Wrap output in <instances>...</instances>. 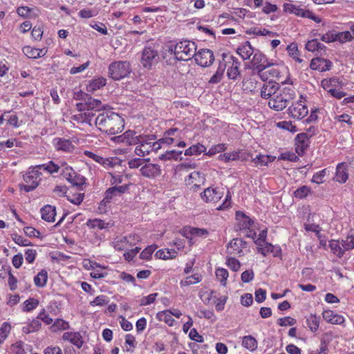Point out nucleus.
<instances>
[{
	"label": "nucleus",
	"mask_w": 354,
	"mask_h": 354,
	"mask_svg": "<svg viewBox=\"0 0 354 354\" xmlns=\"http://www.w3.org/2000/svg\"><path fill=\"white\" fill-rule=\"evenodd\" d=\"M39 300L33 297L28 298L23 303L22 311L30 313L37 308L39 306Z\"/></svg>",
	"instance_id": "obj_45"
},
{
	"label": "nucleus",
	"mask_w": 354,
	"mask_h": 354,
	"mask_svg": "<svg viewBox=\"0 0 354 354\" xmlns=\"http://www.w3.org/2000/svg\"><path fill=\"white\" fill-rule=\"evenodd\" d=\"M157 249V245H151L147 246V248L143 250L140 254V258L142 260H149L151 259L152 254L155 252V250Z\"/></svg>",
	"instance_id": "obj_56"
},
{
	"label": "nucleus",
	"mask_w": 354,
	"mask_h": 354,
	"mask_svg": "<svg viewBox=\"0 0 354 354\" xmlns=\"http://www.w3.org/2000/svg\"><path fill=\"white\" fill-rule=\"evenodd\" d=\"M131 73V65L127 61H118L109 66V77L114 80H120Z\"/></svg>",
	"instance_id": "obj_7"
},
{
	"label": "nucleus",
	"mask_w": 354,
	"mask_h": 354,
	"mask_svg": "<svg viewBox=\"0 0 354 354\" xmlns=\"http://www.w3.org/2000/svg\"><path fill=\"white\" fill-rule=\"evenodd\" d=\"M279 88L277 85L272 82H268L263 84L261 89V96L265 99H270L277 91Z\"/></svg>",
	"instance_id": "obj_33"
},
{
	"label": "nucleus",
	"mask_w": 354,
	"mask_h": 354,
	"mask_svg": "<svg viewBox=\"0 0 354 354\" xmlns=\"http://www.w3.org/2000/svg\"><path fill=\"white\" fill-rule=\"evenodd\" d=\"M332 62L330 60L315 57L311 60L310 67L312 70H317L322 72L329 71L332 67Z\"/></svg>",
	"instance_id": "obj_23"
},
{
	"label": "nucleus",
	"mask_w": 354,
	"mask_h": 354,
	"mask_svg": "<svg viewBox=\"0 0 354 354\" xmlns=\"http://www.w3.org/2000/svg\"><path fill=\"white\" fill-rule=\"evenodd\" d=\"M242 346L250 351H254L257 348V342L252 336L247 335L243 337Z\"/></svg>",
	"instance_id": "obj_49"
},
{
	"label": "nucleus",
	"mask_w": 354,
	"mask_h": 354,
	"mask_svg": "<svg viewBox=\"0 0 354 354\" xmlns=\"http://www.w3.org/2000/svg\"><path fill=\"white\" fill-rule=\"evenodd\" d=\"M86 225L91 229L104 230L113 226V223L111 221L105 222L100 218L88 219Z\"/></svg>",
	"instance_id": "obj_29"
},
{
	"label": "nucleus",
	"mask_w": 354,
	"mask_h": 354,
	"mask_svg": "<svg viewBox=\"0 0 354 354\" xmlns=\"http://www.w3.org/2000/svg\"><path fill=\"white\" fill-rule=\"evenodd\" d=\"M41 326V322L37 319H32L29 321L26 325L22 327V332L26 334L35 333L40 329Z\"/></svg>",
	"instance_id": "obj_40"
},
{
	"label": "nucleus",
	"mask_w": 354,
	"mask_h": 354,
	"mask_svg": "<svg viewBox=\"0 0 354 354\" xmlns=\"http://www.w3.org/2000/svg\"><path fill=\"white\" fill-rule=\"evenodd\" d=\"M340 84L341 83L337 77L324 79L321 82L322 87L328 93H330L333 88L339 87Z\"/></svg>",
	"instance_id": "obj_36"
},
{
	"label": "nucleus",
	"mask_w": 354,
	"mask_h": 354,
	"mask_svg": "<svg viewBox=\"0 0 354 354\" xmlns=\"http://www.w3.org/2000/svg\"><path fill=\"white\" fill-rule=\"evenodd\" d=\"M116 196H118V195L115 192V189L113 188V187L109 188L105 192L104 198L100 202V206L102 205H105L107 203H109L113 197H115Z\"/></svg>",
	"instance_id": "obj_59"
},
{
	"label": "nucleus",
	"mask_w": 354,
	"mask_h": 354,
	"mask_svg": "<svg viewBox=\"0 0 354 354\" xmlns=\"http://www.w3.org/2000/svg\"><path fill=\"white\" fill-rule=\"evenodd\" d=\"M70 328L69 322L63 319H56L50 326V330L53 333H57Z\"/></svg>",
	"instance_id": "obj_39"
},
{
	"label": "nucleus",
	"mask_w": 354,
	"mask_h": 354,
	"mask_svg": "<svg viewBox=\"0 0 354 354\" xmlns=\"http://www.w3.org/2000/svg\"><path fill=\"white\" fill-rule=\"evenodd\" d=\"M227 149V145L225 143H219L210 147L205 153L209 156H212L216 153L225 151Z\"/></svg>",
	"instance_id": "obj_55"
},
{
	"label": "nucleus",
	"mask_w": 354,
	"mask_h": 354,
	"mask_svg": "<svg viewBox=\"0 0 354 354\" xmlns=\"http://www.w3.org/2000/svg\"><path fill=\"white\" fill-rule=\"evenodd\" d=\"M324 47V45L316 39L308 41L306 44V49L310 52L322 50Z\"/></svg>",
	"instance_id": "obj_57"
},
{
	"label": "nucleus",
	"mask_w": 354,
	"mask_h": 354,
	"mask_svg": "<svg viewBox=\"0 0 354 354\" xmlns=\"http://www.w3.org/2000/svg\"><path fill=\"white\" fill-rule=\"evenodd\" d=\"M64 163H66V162H59V163H56L53 160L48 161L46 163L38 165L37 167L39 169H43L46 171L50 174H54L58 173L59 171H62V168L64 167Z\"/></svg>",
	"instance_id": "obj_26"
},
{
	"label": "nucleus",
	"mask_w": 354,
	"mask_h": 354,
	"mask_svg": "<svg viewBox=\"0 0 354 354\" xmlns=\"http://www.w3.org/2000/svg\"><path fill=\"white\" fill-rule=\"evenodd\" d=\"M216 279L221 282V285L225 286L227 284V279L228 278V271L223 268H219L215 272Z\"/></svg>",
	"instance_id": "obj_53"
},
{
	"label": "nucleus",
	"mask_w": 354,
	"mask_h": 354,
	"mask_svg": "<svg viewBox=\"0 0 354 354\" xmlns=\"http://www.w3.org/2000/svg\"><path fill=\"white\" fill-rule=\"evenodd\" d=\"M41 173L39 171L37 165L30 167L23 174L24 184L20 185V189L26 192L35 189L41 181Z\"/></svg>",
	"instance_id": "obj_4"
},
{
	"label": "nucleus",
	"mask_w": 354,
	"mask_h": 354,
	"mask_svg": "<svg viewBox=\"0 0 354 354\" xmlns=\"http://www.w3.org/2000/svg\"><path fill=\"white\" fill-rule=\"evenodd\" d=\"M322 317L326 322L331 324L342 325L345 322L344 316L329 309L323 311Z\"/></svg>",
	"instance_id": "obj_21"
},
{
	"label": "nucleus",
	"mask_w": 354,
	"mask_h": 354,
	"mask_svg": "<svg viewBox=\"0 0 354 354\" xmlns=\"http://www.w3.org/2000/svg\"><path fill=\"white\" fill-rule=\"evenodd\" d=\"M225 68L226 66H224L222 62H220L216 73L212 75V77L209 80V83L217 84L220 82L223 77Z\"/></svg>",
	"instance_id": "obj_44"
},
{
	"label": "nucleus",
	"mask_w": 354,
	"mask_h": 354,
	"mask_svg": "<svg viewBox=\"0 0 354 354\" xmlns=\"http://www.w3.org/2000/svg\"><path fill=\"white\" fill-rule=\"evenodd\" d=\"M62 340L68 342L78 348L84 344L82 336L79 332H65L62 337Z\"/></svg>",
	"instance_id": "obj_22"
},
{
	"label": "nucleus",
	"mask_w": 354,
	"mask_h": 354,
	"mask_svg": "<svg viewBox=\"0 0 354 354\" xmlns=\"http://www.w3.org/2000/svg\"><path fill=\"white\" fill-rule=\"evenodd\" d=\"M295 95V90L291 86L279 88L277 92L268 101V106L273 110L281 111L285 109L288 102Z\"/></svg>",
	"instance_id": "obj_2"
},
{
	"label": "nucleus",
	"mask_w": 354,
	"mask_h": 354,
	"mask_svg": "<svg viewBox=\"0 0 354 354\" xmlns=\"http://www.w3.org/2000/svg\"><path fill=\"white\" fill-rule=\"evenodd\" d=\"M156 318L161 322H164L169 326H172L174 325L176 322L175 319L171 315L170 310H163L159 312L156 315Z\"/></svg>",
	"instance_id": "obj_43"
},
{
	"label": "nucleus",
	"mask_w": 354,
	"mask_h": 354,
	"mask_svg": "<svg viewBox=\"0 0 354 354\" xmlns=\"http://www.w3.org/2000/svg\"><path fill=\"white\" fill-rule=\"evenodd\" d=\"M236 219L237 221V225L239 230L246 231L245 236L254 239L256 237V232L253 229L254 221L240 211L236 212Z\"/></svg>",
	"instance_id": "obj_9"
},
{
	"label": "nucleus",
	"mask_w": 354,
	"mask_h": 354,
	"mask_svg": "<svg viewBox=\"0 0 354 354\" xmlns=\"http://www.w3.org/2000/svg\"><path fill=\"white\" fill-rule=\"evenodd\" d=\"M277 126L282 129L289 131L290 132L294 133L297 131V127L292 124L291 121H281L277 124Z\"/></svg>",
	"instance_id": "obj_61"
},
{
	"label": "nucleus",
	"mask_w": 354,
	"mask_h": 354,
	"mask_svg": "<svg viewBox=\"0 0 354 354\" xmlns=\"http://www.w3.org/2000/svg\"><path fill=\"white\" fill-rule=\"evenodd\" d=\"M94 114L90 111L80 112L72 116V120L81 124H88L91 126Z\"/></svg>",
	"instance_id": "obj_31"
},
{
	"label": "nucleus",
	"mask_w": 354,
	"mask_h": 354,
	"mask_svg": "<svg viewBox=\"0 0 354 354\" xmlns=\"http://www.w3.org/2000/svg\"><path fill=\"white\" fill-rule=\"evenodd\" d=\"M202 277L198 274H194L191 276H188L185 277L184 279L181 280L180 282V285L181 287H185L190 285L196 284L201 281Z\"/></svg>",
	"instance_id": "obj_48"
},
{
	"label": "nucleus",
	"mask_w": 354,
	"mask_h": 354,
	"mask_svg": "<svg viewBox=\"0 0 354 354\" xmlns=\"http://www.w3.org/2000/svg\"><path fill=\"white\" fill-rule=\"evenodd\" d=\"M128 241L125 236H120L115 237L111 243V245L115 250L118 251H123L128 250L129 248V245L127 243Z\"/></svg>",
	"instance_id": "obj_37"
},
{
	"label": "nucleus",
	"mask_w": 354,
	"mask_h": 354,
	"mask_svg": "<svg viewBox=\"0 0 354 354\" xmlns=\"http://www.w3.org/2000/svg\"><path fill=\"white\" fill-rule=\"evenodd\" d=\"M275 157L269 156V155H263L259 154L257 155L255 158L252 159V162L257 166H268L270 162H272L274 160Z\"/></svg>",
	"instance_id": "obj_42"
},
{
	"label": "nucleus",
	"mask_w": 354,
	"mask_h": 354,
	"mask_svg": "<svg viewBox=\"0 0 354 354\" xmlns=\"http://www.w3.org/2000/svg\"><path fill=\"white\" fill-rule=\"evenodd\" d=\"M106 84V79L98 76L89 80L86 84V91L89 93H94L105 86Z\"/></svg>",
	"instance_id": "obj_25"
},
{
	"label": "nucleus",
	"mask_w": 354,
	"mask_h": 354,
	"mask_svg": "<svg viewBox=\"0 0 354 354\" xmlns=\"http://www.w3.org/2000/svg\"><path fill=\"white\" fill-rule=\"evenodd\" d=\"M11 325L8 322H3L0 327V345L2 344L8 337L11 330Z\"/></svg>",
	"instance_id": "obj_54"
},
{
	"label": "nucleus",
	"mask_w": 354,
	"mask_h": 354,
	"mask_svg": "<svg viewBox=\"0 0 354 354\" xmlns=\"http://www.w3.org/2000/svg\"><path fill=\"white\" fill-rule=\"evenodd\" d=\"M22 50L26 56L31 59L42 57L47 53L46 48H36L31 46H25Z\"/></svg>",
	"instance_id": "obj_30"
},
{
	"label": "nucleus",
	"mask_w": 354,
	"mask_h": 354,
	"mask_svg": "<svg viewBox=\"0 0 354 354\" xmlns=\"http://www.w3.org/2000/svg\"><path fill=\"white\" fill-rule=\"evenodd\" d=\"M248 251L247 242L241 238L233 239L227 246V253L233 256L241 257Z\"/></svg>",
	"instance_id": "obj_14"
},
{
	"label": "nucleus",
	"mask_w": 354,
	"mask_h": 354,
	"mask_svg": "<svg viewBox=\"0 0 354 354\" xmlns=\"http://www.w3.org/2000/svg\"><path fill=\"white\" fill-rule=\"evenodd\" d=\"M105 268L100 266V268H94L90 273V276L93 279H102L107 276V272L104 271Z\"/></svg>",
	"instance_id": "obj_60"
},
{
	"label": "nucleus",
	"mask_w": 354,
	"mask_h": 354,
	"mask_svg": "<svg viewBox=\"0 0 354 354\" xmlns=\"http://www.w3.org/2000/svg\"><path fill=\"white\" fill-rule=\"evenodd\" d=\"M348 178V174L344 162L339 163L336 167L335 180L338 183H344Z\"/></svg>",
	"instance_id": "obj_35"
},
{
	"label": "nucleus",
	"mask_w": 354,
	"mask_h": 354,
	"mask_svg": "<svg viewBox=\"0 0 354 354\" xmlns=\"http://www.w3.org/2000/svg\"><path fill=\"white\" fill-rule=\"evenodd\" d=\"M311 192L310 187L303 185L294 192V196L297 198L302 199L306 197Z\"/></svg>",
	"instance_id": "obj_58"
},
{
	"label": "nucleus",
	"mask_w": 354,
	"mask_h": 354,
	"mask_svg": "<svg viewBox=\"0 0 354 354\" xmlns=\"http://www.w3.org/2000/svg\"><path fill=\"white\" fill-rule=\"evenodd\" d=\"M169 51L173 53L175 58L180 61L190 60L196 54V45L194 41L183 40L171 46Z\"/></svg>",
	"instance_id": "obj_3"
},
{
	"label": "nucleus",
	"mask_w": 354,
	"mask_h": 354,
	"mask_svg": "<svg viewBox=\"0 0 354 354\" xmlns=\"http://www.w3.org/2000/svg\"><path fill=\"white\" fill-rule=\"evenodd\" d=\"M95 123L99 130L111 135L121 132L124 127L122 118L113 111L99 114L95 120Z\"/></svg>",
	"instance_id": "obj_1"
},
{
	"label": "nucleus",
	"mask_w": 354,
	"mask_h": 354,
	"mask_svg": "<svg viewBox=\"0 0 354 354\" xmlns=\"http://www.w3.org/2000/svg\"><path fill=\"white\" fill-rule=\"evenodd\" d=\"M209 234V231L205 228L189 227L185 230V236L190 245L194 244L197 239H205Z\"/></svg>",
	"instance_id": "obj_18"
},
{
	"label": "nucleus",
	"mask_w": 354,
	"mask_h": 354,
	"mask_svg": "<svg viewBox=\"0 0 354 354\" xmlns=\"http://www.w3.org/2000/svg\"><path fill=\"white\" fill-rule=\"evenodd\" d=\"M48 280L47 271L42 270L35 277L34 283L37 287L43 288L46 285Z\"/></svg>",
	"instance_id": "obj_46"
},
{
	"label": "nucleus",
	"mask_w": 354,
	"mask_h": 354,
	"mask_svg": "<svg viewBox=\"0 0 354 354\" xmlns=\"http://www.w3.org/2000/svg\"><path fill=\"white\" fill-rule=\"evenodd\" d=\"M140 171L144 177L154 179L160 176L162 169L158 164L151 163L149 160H146L140 167Z\"/></svg>",
	"instance_id": "obj_16"
},
{
	"label": "nucleus",
	"mask_w": 354,
	"mask_h": 354,
	"mask_svg": "<svg viewBox=\"0 0 354 354\" xmlns=\"http://www.w3.org/2000/svg\"><path fill=\"white\" fill-rule=\"evenodd\" d=\"M283 11L287 13L294 14L298 17L308 18L313 20L316 23H320L321 19L315 15L312 11L304 10L290 3H285L283 5Z\"/></svg>",
	"instance_id": "obj_10"
},
{
	"label": "nucleus",
	"mask_w": 354,
	"mask_h": 354,
	"mask_svg": "<svg viewBox=\"0 0 354 354\" xmlns=\"http://www.w3.org/2000/svg\"><path fill=\"white\" fill-rule=\"evenodd\" d=\"M41 214L43 220L49 223L54 222L56 215L55 207L54 206L47 205L41 209Z\"/></svg>",
	"instance_id": "obj_32"
},
{
	"label": "nucleus",
	"mask_w": 354,
	"mask_h": 354,
	"mask_svg": "<svg viewBox=\"0 0 354 354\" xmlns=\"http://www.w3.org/2000/svg\"><path fill=\"white\" fill-rule=\"evenodd\" d=\"M194 57L196 62L203 67L210 66L214 60L213 52L207 48H203L197 53L196 52Z\"/></svg>",
	"instance_id": "obj_17"
},
{
	"label": "nucleus",
	"mask_w": 354,
	"mask_h": 354,
	"mask_svg": "<svg viewBox=\"0 0 354 354\" xmlns=\"http://www.w3.org/2000/svg\"><path fill=\"white\" fill-rule=\"evenodd\" d=\"M255 50L249 41H245L237 48L236 52L243 59L247 60L250 58Z\"/></svg>",
	"instance_id": "obj_28"
},
{
	"label": "nucleus",
	"mask_w": 354,
	"mask_h": 354,
	"mask_svg": "<svg viewBox=\"0 0 354 354\" xmlns=\"http://www.w3.org/2000/svg\"><path fill=\"white\" fill-rule=\"evenodd\" d=\"M52 143L57 151L71 153L75 149L72 142L63 138H55Z\"/></svg>",
	"instance_id": "obj_20"
},
{
	"label": "nucleus",
	"mask_w": 354,
	"mask_h": 354,
	"mask_svg": "<svg viewBox=\"0 0 354 354\" xmlns=\"http://www.w3.org/2000/svg\"><path fill=\"white\" fill-rule=\"evenodd\" d=\"M224 63L223 64L226 66L227 76L230 80H236L240 75V62L239 59L232 55L225 56L223 58Z\"/></svg>",
	"instance_id": "obj_13"
},
{
	"label": "nucleus",
	"mask_w": 354,
	"mask_h": 354,
	"mask_svg": "<svg viewBox=\"0 0 354 354\" xmlns=\"http://www.w3.org/2000/svg\"><path fill=\"white\" fill-rule=\"evenodd\" d=\"M327 169H324L317 173H315L312 179L311 182L316 184H322L324 182V177L326 175Z\"/></svg>",
	"instance_id": "obj_63"
},
{
	"label": "nucleus",
	"mask_w": 354,
	"mask_h": 354,
	"mask_svg": "<svg viewBox=\"0 0 354 354\" xmlns=\"http://www.w3.org/2000/svg\"><path fill=\"white\" fill-rule=\"evenodd\" d=\"M223 189L217 187H209L201 192L202 200L207 203H216L223 196Z\"/></svg>",
	"instance_id": "obj_15"
},
{
	"label": "nucleus",
	"mask_w": 354,
	"mask_h": 354,
	"mask_svg": "<svg viewBox=\"0 0 354 354\" xmlns=\"http://www.w3.org/2000/svg\"><path fill=\"white\" fill-rule=\"evenodd\" d=\"M177 251L174 249H161L155 253V257L159 259L168 260L175 258Z\"/></svg>",
	"instance_id": "obj_38"
},
{
	"label": "nucleus",
	"mask_w": 354,
	"mask_h": 354,
	"mask_svg": "<svg viewBox=\"0 0 354 354\" xmlns=\"http://www.w3.org/2000/svg\"><path fill=\"white\" fill-rule=\"evenodd\" d=\"M109 302L108 297L106 295H99L90 302V305L93 307L103 306Z\"/></svg>",
	"instance_id": "obj_64"
},
{
	"label": "nucleus",
	"mask_w": 354,
	"mask_h": 354,
	"mask_svg": "<svg viewBox=\"0 0 354 354\" xmlns=\"http://www.w3.org/2000/svg\"><path fill=\"white\" fill-rule=\"evenodd\" d=\"M288 113L292 118L301 120L308 113V109L306 105V99L301 95L299 100L292 103L288 108Z\"/></svg>",
	"instance_id": "obj_12"
},
{
	"label": "nucleus",
	"mask_w": 354,
	"mask_h": 354,
	"mask_svg": "<svg viewBox=\"0 0 354 354\" xmlns=\"http://www.w3.org/2000/svg\"><path fill=\"white\" fill-rule=\"evenodd\" d=\"M138 136L133 131H127L122 135L115 136L113 140L117 143H124L127 145H135L138 144Z\"/></svg>",
	"instance_id": "obj_19"
},
{
	"label": "nucleus",
	"mask_w": 354,
	"mask_h": 354,
	"mask_svg": "<svg viewBox=\"0 0 354 354\" xmlns=\"http://www.w3.org/2000/svg\"><path fill=\"white\" fill-rule=\"evenodd\" d=\"M320 318L315 314H310L306 317V324L310 330L313 333L317 331L319 327Z\"/></svg>",
	"instance_id": "obj_41"
},
{
	"label": "nucleus",
	"mask_w": 354,
	"mask_h": 354,
	"mask_svg": "<svg viewBox=\"0 0 354 354\" xmlns=\"http://www.w3.org/2000/svg\"><path fill=\"white\" fill-rule=\"evenodd\" d=\"M309 145V137L305 133H299L295 138L296 152L302 155Z\"/></svg>",
	"instance_id": "obj_24"
},
{
	"label": "nucleus",
	"mask_w": 354,
	"mask_h": 354,
	"mask_svg": "<svg viewBox=\"0 0 354 354\" xmlns=\"http://www.w3.org/2000/svg\"><path fill=\"white\" fill-rule=\"evenodd\" d=\"M246 159L245 155L241 151H234L229 153L220 154L218 156V160L224 162L235 160H245Z\"/></svg>",
	"instance_id": "obj_27"
},
{
	"label": "nucleus",
	"mask_w": 354,
	"mask_h": 354,
	"mask_svg": "<svg viewBox=\"0 0 354 354\" xmlns=\"http://www.w3.org/2000/svg\"><path fill=\"white\" fill-rule=\"evenodd\" d=\"M205 178L199 172L194 171L190 173L185 179V181L187 185H192L193 187H199L201 183H203Z\"/></svg>",
	"instance_id": "obj_34"
},
{
	"label": "nucleus",
	"mask_w": 354,
	"mask_h": 354,
	"mask_svg": "<svg viewBox=\"0 0 354 354\" xmlns=\"http://www.w3.org/2000/svg\"><path fill=\"white\" fill-rule=\"evenodd\" d=\"M206 150V148L204 145L198 143L196 145H194L187 149L185 151V156H193V155H198L201 153L205 152Z\"/></svg>",
	"instance_id": "obj_50"
},
{
	"label": "nucleus",
	"mask_w": 354,
	"mask_h": 354,
	"mask_svg": "<svg viewBox=\"0 0 354 354\" xmlns=\"http://www.w3.org/2000/svg\"><path fill=\"white\" fill-rule=\"evenodd\" d=\"M160 149V145L156 143L153 136H139L135 153L140 157L148 155L151 151H157Z\"/></svg>",
	"instance_id": "obj_5"
},
{
	"label": "nucleus",
	"mask_w": 354,
	"mask_h": 354,
	"mask_svg": "<svg viewBox=\"0 0 354 354\" xmlns=\"http://www.w3.org/2000/svg\"><path fill=\"white\" fill-rule=\"evenodd\" d=\"M329 248L331 252L339 258L343 257L344 252L339 241L334 239L330 240L329 241Z\"/></svg>",
	"instance_id": "obj_47"
},
{
	"label": "nucleus",
	"mask_w": 354,
	"mask_h": 354,
	"mask_svg": "<svg viewBox=\"0 0 354 354\" xmlns=\"http://www.w3.org/2000/svg\"><path fill=\"white\" fill-rule=\"evenodd\" d=\"M341 245L344 252L353 250L354 248V236H348L345 239L342 240Z\"/></svg>",
	"instance_id": "obj_62"
},
{
	"label": "nucleus",
	"mask_w": 354,
	"mask_h": 354,
	"mask_svg": "<svg viewBox=\"0 0 354 354\" xmlns=\"http://www.w3.org/2000/svg\"><path fill=\"white\" fill-rule=\"evenodd\" d=\"M251 64V68L261 76L262 71L275 64L273 60H269L260 50L256 49L253 53Z\"/></svg>",
	"instance_id": "obj_8"
},
{
	"label": "nucleus",
	"mask_w": 354,
	"mask_h": 354,
	"mask_svg": "<svg viewBox=\"0 0 354 354\" xmlns=\"http://www.w3.org/2000/svg\"><path fill=\"white\" fill-rule=\"evenodd\" d=\"M64 167L62 171V176L73 186L81 187L86 183V178L77 174L71 166L67 163H64Z\"/></svg>",
	"instance_id": "obj_11"
},
{
	"label": "nucleus",
	"mask_w": 354,
	"mask_h": 354,
	"mask_svg": "<svg viewBox=\"0 0 354 354\" xmlns=\"http://www.w3.org/2000/svg\"><path fill=\"white\" fill-rule=\"evenodd\" d=\"M159 62L158 50L152 46H145L140 57V64L145 69L151 70Z\"/></svg>",
	"instance_id": "obj_6"
},
{
	"label": "nucleus",
	"mask_w": 354,
	"mask_h": 354,
	"mask_svg": "<svg viewBox=\"0 0 354 354\" xmlns=\"http://www.w3.org/2000/svg\"><path fill=\"white\" fill-rule=\"evenodd\" d=\"M288 55L297 62L301 63L303 59L299 57V53L297 44L292 43L287 46Z\"/></svg>",
	"instance_id": "obj_52"
},
{
	"label": "nucleus",
	"mask_w": 354,
	"mask_h": 354,
	"mask_svg": "<svg viewBox=\"0 0 354 354\" xmlns=\"http://www.w3.org/2000/svg\"><path fill=\"white\" fill-rule=\"evenodd\" d=\"M354 36L349 30L337 32V41L345 44L353 41Z\"/></svg>",
	"instance_id": "obj_51"
}]
</instances>
